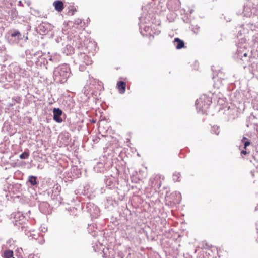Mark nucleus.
<instances>
[{
    "mask_svg": "<svg viewBox=\"0 0 258 258\" xmlns=\"http://www.w3.org/2000/svg\"><path fill=\"white\" fill-rule=\"evenodd\" d=\"M151 185L153 187L159 188L161 186V177L159 175H155L151 179Z\"/></svg>",
    "mask_w": 258,
    "mask_h": 258,
    "instance_id": "1",
    "label": "nucleus"
},
{
    "mask_svg": "<svg viewBox=\"0 0 258 258\" xmlns=\"http://www.w3.org/2000/svg\"><path fill=\"white\" fill-rule=\"evenodd\" d=\"M53 119L58 123H61L62 119L61 117L62 115V111L59 108H54L53 111Z\"/></svg>",
    "mask_w": 258,
    "mask_h": 258,
    "instance_id": "2",
    "label": "nucleus"
},
{
    "mask_svg": "<svg viewBox=\"0 0 258 258\" xmlns=\"http://www.w3.org/2000/svg\"><path fill=\"white\" fill-rule=\"evenodd\" d=\"M55 10L58 12H61L64 9L63 3L61 1H55L53 3Z\"/></svg>",
    "mask_w": 258,
    "mask_h": 258,
    "instance_id": "3",
    "label": "nucleus"
},
{
    "mask_svg": "<svg viewBox=\"0 0 258 258\" xmlns=\"http://www.w3.org/2000/svg\"><path fill=\"white\" fill-rule=\"evenodd\" d=\"M58 73L59 75L62 77V79H60L59 81H62L63 80H66L68 75V68L67 67L61 68Z\"/></svg>",
    "mask_w": 258,
    "mask_h": 258,
    "instance_id": "4",
    "label": "nucleus"
},
{
    "mask_svg": "<svg viewBox=\"0 0 258 258\" xmlns=\"http://www.w3.org/2000/svg\"><path fill=\"white\" fill-rule=\"evenodd\" d=\"M126 87V84L125 82L120 81L117 83V88L121 94L125 92Z\"/></svg>",
    "mask_w": 258,
    "mask_h": 258,
    "instance_id": "5",
    "label": "nucleus"
},
{
    "mask_svg": "<svg viewBox=\"0 0 258 258\" xmlns=\"http://www.w3.org/2000/svg\"><path fill=\"white\" fill-rule=\"evenodd\" d=\"M173 42L177 49H180L184 47V43L183 41L178 38H175Z\"/></svg>",
    "mask_w": 258,
    "mask_h": 258,
    "instance_id": "6",
    "label": "nucleus"
},
{
    "mask_svg": "<svg viewBox=\"0 0 258 258\" xmlns=\"http://www.w3.org/2000/svg\"><path fill=\"white\" fill-rule=\"evenodd\" d=\"M251 4L250 2H248V3L245 5L243 9V14L244 16L246 17H249L250 16L252 12V9L250 7Z\"/></svg>",
    "mask_w": 258,
    "mask_h": 258,
    "instance_id": "7",
    "label": "nucleus"
},
{
    "mask_svg": "<svg viewBox=\"0 0 258 258\" xmlns=\"http://www.w3.org/2000/svg\"><path fill=\"white\" fill-rule=\"evenodd\" d=\"M3 257L4 258H15L13 257V251L11 250H6L4 252Z\"/></svg>",
    "mask_w": 258,
    "mask_h": 258,
    "instance_id": "8",
    "label": "nucleus"
},
{
    "mask_svg": "<svg viewBox=\"0 0 258 258\" xmlns=\"http://www.w3.org/2000/svg\"><path fill=\"white\" fill-rule=\"evenodd\" d=\"M36 180L37 178L35 176H30L29 177L28 181L32 186H34L37 184Z\"/></svg>",
    "mask_w": 258,
    "mask_h": 258,
    "instance_id": "9",
    "label": "nucleus"
},
{
    "mask_svg": "<svg viewBox=\"0 0 258 258\" xmlns=\"http://www.w3.org/2000/svg\"><path fill=\"white\" fill-rule=\"evenodd\" d=\"M29 153L28 152H24L20 155V158L21 159H25L28 158Z\"/></svg>",
    "mask_w": 258,
    "mask_h": 258,
    "instance_id": "10",
    "label": "nucleus"
},
{
    "mask_svg": "<svg viewBox=\"0 0 258 258\" xmlns=\"http://www.w3.org/2000/svg\"><path fill=\"white\" fill-rule=\"evenodd\" d=\"M21 36L20 33L18 31H15L13 33L11 34V36L12 37H14L16 36Z\"/></svg>",
    "mask_w": 258,
    "mask_h": 258,
    "instance_id": "11",
    "label": "nucleus"
},
{
    "mask_svg": "<svg viewBox=\"0 0 258 258\" xmlns=\"http://www.w3.org/2000/svg\"><path fill=\"white\" fill-rule=\"evenodd\" d=\"M54 188H55V189L58 192H60L61 191V186L60 185L58 184H56L54 185Z\"/></svg>",
    "mask_w": 258,
    "mask_h": 258,
    "instance_id": "12",
    "label": "nucleus"
},
{
    "mask_svg": "<svg viewBox=\"0 0 258 258\" xmlns=\"http://www.w3.org/2000/svg\"><path fill=\"white\" fill-rule=\"evenodd\" d=\"M28 258H40L38 254H30L28 256Z\"/></svg>",
    "mask_w": 258,
    "mask_h": 258,
    "instance_id": "13",
    "label": "nucleus"
},
{
    "mask_svg": "<svg viewBox=\"0 0 258 258\" xmlns=\"http://www.w3.org/2000/svg\"><path fill=\"white\" fill-rule=\"evenodd\" d=\"M250 142L248 141L244 142V148H246L248 146L250 145Z\"/></svg>",
    "mask_w": 258,
    "mask_h": 258,
    "instance_id": "14",
    "label": "nucleus"
},
{
    "mask_svg": "<svg viewBox=\"0 0 258 258\" xmlns=\"http://www.w3.org/2000/svg\"><path fill=\"white\" fill-rule=\"evenodd\" d=\"M76 9L70 10L69 13H70L72 15H74L75 12H76Z\"/></svg>",
    "mask_w": 258,
    "mask_h": 258,
    "instance_id": "15",
    "label": "nucleus"
},
{
    "mask_svg": "<svg viewBox=\"0 0 258 258\" xmlns=\"http://www.w3.org/2000/svg\"><path fill=\"white\" fill-rule=\"evenodd\" d=\"M75 24L79 25L82 23V20L81 19H78L77 20L75 21Z\"/></svg>",
    "mask_w": 258,
    "mask_h": 258,
    "instance_id": "16",
    "label": "nucleus"
},
{
    "mask_svg": "<svg viewBox=\"0 0 258 258\" xmlns=\"http://www.w3.org/2000/svg\"><path fill=\"white\" fill-rule=\"evenodd\" d=\"M247 152L245 150H242L241 152V154L242 155H246L247 154Z\"/></svg>",
    "mask_w": 258,
    "mask_h": 258,
    "instance_id": "17",
    "label": "nucleus"
},
{
    "mask_svg": "<svg viewBox=\"0 0 258 258\" xmlns=\"http://www.w3.org/2000/svg\"><path fill=\"white\" fill-rule=\"evenodd\" d=\"M173 177H174V179H175V177H177L178 178V175L177 174H174Z\"/></svg>",
    "mask_w": 258,
    "mask_h": 258,
    "instance_id": "18",
    "label": "nucleus"
},
{
    "mask_svg": "<svg viewBox=\"0 0 258 258\" xmlns=\"http://www.w3.org/2000/svg\"><path fill=\"white\" fill-rule=\"evenodd\" d=\"M246 138L245 137H243V139H242V142H244V140H246Z\"/></svg>",
    "mask_w": 258,
    "mask_h": 258,
    "instance_id": "19",
    "label": "nucleus"
},
{
    "mask_svg": "<svg viewBox=\"0 0 258 258\" xmlns=\"http://www.w3.org/2000/svg\"><path fill=\"white\" fill-rule=\"evenodd\" d=\"M243 56H244V57H246V56H247V54H246V53H244V55H243Z\"/></svg>",
    "mask_w": 258,
    "mask_h": 258,
    "instance_id": "20",
    "label": "nucleus"
},
{
    "mask_svg": "<svg viewBox=\"0 0 258 258\" xmlns=\"http://www.w3.org/2000/svg\"><path fill=\"white\" fill-rule=\"evenodd\" d=\"M92 122L95 123V121L94 120H92Z\"/></svg>",
    "mask_w": 258,
    "mask_h": 258,
    "instance_id": "21",
    "label": "nucleus"
},
{
    "mask_svg": "<svg viewBox=\"0 0 258 258\" xmlns=\"http://www.w3.org/2000/svg\"><path fill=\"white\" fill-rule=\"evenodd\" d=\"M214 87H216V84H214Z\"/></svg>",
    "mask_w": 258,
    "mask_h": 258,
    "instance_id": "22",
    "label": "nucleus"
},
{
    "mask_svg": "<svg viewBox=\"0 0 258 258\" xmlns=\"http://www.w3.org/2000/svg\"><path fill=\"white\" fill-rule=\"evenodd\" d=\"M218 133H219V132H218V133H216V134L217 135H218Z\"/></svg>",
    "mask_w": 258,
    "mask_h": 258,
    "instance_id": "23",
    "label": "nucleus"
}]
</instances>
